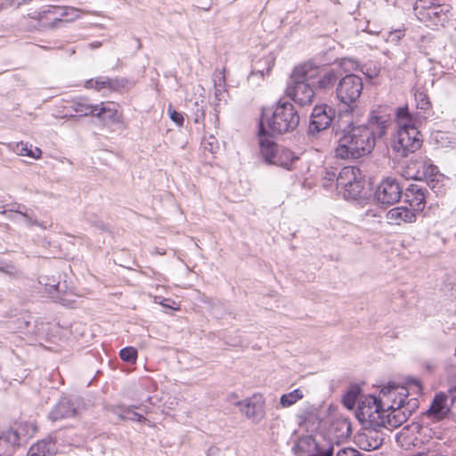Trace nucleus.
Returning a JSON list of instances; mask_svg holds the SVG:
<instances>
[{"label":"nucleus","instance_id":"f257e3e1","mask_svg":"<svg viewBox=\"0 0 456 456\" xmlns=\"http://www.w3.org/2000/svg\"><path fill=\"white\" fill-rule=\"evenodd\" d=\"M407 391L403 387H384L379 398L373 395H362L356 409V418L363 426L396 428L405 422L415 411L416 401L411 400L403 409L402 398Z\"/></svg>","mask_w":456,"mask_h":456},{"label":"nucleus","instance_id":"f03ea898","mask_svg":"<svg viewBox=\"0 0 456 456\" xmlns=\"http://www.w3.org/2000/svg\"><path fill=\"white\" fill-rule=\"evenodd\" d=\"M387 107L372 110L368 125H349L342 130L335 148V156L340 159H357L370 154L375 147L376 138L387 134L390 125Z\"/></svg>","mask_w":456,"mask_h":456},{"label":"nucleus","instance_id":"7ed1b4c3","mask_svg":"<svg viewBox=\"0 0 456 456\" xmlns=\"http://www.w3.org/2000/svg\"><path fill=\"white\" fill-rule=\"evenodd\" d=\"M299 123V116L290 102H278L273 110H263L259 138L270 134H282L294 131Z\"/></svg>","mask_w":456,"mask_h":456},{"label":"nucleus","instance_id":"20e7f679","mask_svg":"<svg viewBox=\"0 0 456 456\" xmlns=\"http://www.w3.org/2000/svg\"><path fill=\"white\" fill-rule=\"evenodd\" d=\"M319 76L317 65L306 61L296 66L290 75L286 93L297 104L310 105L314 98V91L308 82Z\"/></svg>","mask_w":456,"mask_h":456},{"label":"nucleus","instance_id":"39448f33","mask_svg":"<svg viewBox=\"0 0 456 456\" xmlns=\"http://www.w3.org/2000/svg\"><path fill=\"white\" fill-rule=\"evenodd\" d=\"M364 185V175L355 167H343L337 176V191L346 200L362 198Z\"/></svg>","mask_w":456,"mask_h":456},{"label":"nucleus","instance_id":"423d86ee","mask_svg":"<svg viewBox=\"0 0 456 456\" xmlns=\"http://www.w3.org/2000/svg\"><path fill=\"white\" fill-rule=\"evenodd\" d=\"M259 145L261 155L268 164L290 169L294 162L297 160L290 150L279 147L270 137H260Z\"/></svg>","mask_w":456,"mask_h":456},{"label":"nucleus","instance_id":"0eeeda50","mask_svg":"<svg viewBox=\"0 0 456 456\" xmlns=\"http://www.w3.org/2000/svg\"><path fill=\"white\" fill-rule=\"evenodd\" d=\"M362 91V80L360 77L348 74L342 77L336 88L337 99L345 106L351 108Z\"/></svg>","mask_w":456,"mask_h":456},{"label":"nucleus","instance_id":"6e6552de","mask_svg":"<svg viewBox=\"0 0 456 456\" xmlns=\"http://www.w3.org/2000/svg\"><path fill=\"white\" fill-rule=\"evenodd\" d=\"M422 140L418 128L396 130L393 139V148L400 156L405 157L421 146Z\"/></svg>","mask_w":456,"mask_h":456},{"label":"nucleus","instance_id":"1a4fd4ad","mask_svg":"<svg viewBox=\"0 0 456 456\" xmlns=\"http://www.w3.org/2000/svg\"><path fill=\"white\" fill-rule=\"evenodd\" d=\"M449 411L456 415V386L449 391L448 395H436L426 414L434 419H441Z\"/></svg>","mask_w":456,"mask_h":456},{"label":"nucleus","instance_id":"9d476101","mask_svg":"<svg viewBox=\"0 0 456 456\" xmlns=\"http://www.w3.org/2000/svg\"><path fill=\"white\" fill-rule=\"evenodd\" d=\"M402 187L393 178L384 179L375 191V200L382 205H392L399 201L402 196Z\"/></svg>","mask_w":456,"mask_h":456},{"label":"nucleus","instance_id":"9b49d317","mask_svg":"<svg viewBox=\"0 0 456 456\" xmlns=\"http://www.w3.org/2000/svg\"><path fill=\"white\" fill-rule=\"evenodd\" d=\"M234 405L253 421H259L265 415V399L261 394H254L244 400L234 402Z\"/></svg>","mask_w":456,"mask_h":456},{"label":"nucleus","instance_id":"f8f14e48","mask_svg":"<svg viewBox=\"0 0 456 456\" xmlns=\"http://www.w3.org/2000/svg\"><path fill=\"white\" fill-rule=\"evenodd\" d=\"M354 437V442L358 447L364 451H374L379 449L384 441L383 434L377 429L378 427L364 426Z\"/></svg>","mask_w":456,"mask_h":456},{"label":"nucleus","instance_id":"ddd939ff","mask_svg":"<svg viewBox=\"0 0 456 456\" xmlns=\"http://www.w3.org/2000/svg\"><path fill=\"white\" fill-rule=\"evenodd\" d=\"M61 11L60 16L61 18H66V21L71 22L78 19L81 14H98L96 12H89L83 9H77L75 7L70 6H48L46 10L38 12L37 15L32 16V18L37 20H43L47 14H56L58 12Z\"/></svg>","mask_w":456,"mask_h":456},{"label":"nucleus","instance_id":"4468645a","mask_svg":"<svg viewBox=\"0 0 456 456\" xmlns=\"http://www.w3.org/2000/svg\"><path fill=\"white\" fill-rule=\"evenodd\" d=\"M334 110L327 105L315 106L311 116L310 130L322 131L326 129L332 122Z\"/></svg>","mask_w":456,"mask_h":456},{"label":"nucleus","instance_id":"2eb2a0df","mask_svg":"<svg viewBox=\"0 0 456 456\" xmlns=\"http://www.w3.org/2000/svg\"><path fill=\"white\" fill-rule=\"evenodd\" d=\"M387 221L392 225L412 224L416 221V214L407 206L395 207L387 211Z\"/></svg>","mask_w":456,"mask_h":456},{"label":"nucleus","instance_id":"dca6fc26","mask_svg":"<svg viewBox=\"0 0 456 456\" xmlns=\"http://www.w3.org/2000/svg\"><path fill=\"white\" fill-rule=\"evenodd\" d=\"M77 410L74 403L68 397H61L50 411L49 417L52 420L57 421L72 418L77 415Z\"/></svg>","mask_w":456,"mask_h":456},{"label":"nucleus","instance_id":"f3484780","mask_svg":"<svg viewBox=\"0 0 456 456\" xmlns=\"http://www.w3.org/2000/svg\"><path fill=\"white\" fill-rule=\"evenodd\" d=\"M38 283L44 287V292L54 301L64 304L63 289L61 288L59 278L55 276L40 275Z\"/></svg>","mask_w":456,"mask_h":456},{"label":"nucleus","instance_id":"a211bd4d","mask_svg":"<svg viewBox=\"0 0 456 456\" xmlns=\"http://www.w3.org/2000/svg\"><path fill=\"white\" fill-rule=\"evenodd\" d=\"M409 208L414 211L415 214L424 210L426 207L425 191L419 185L411 184L405 193Z\"/></svg>","mask_w":456,"mask_h":456},{"label":"nucleus","instance_id":"6ab92c4d","mask_svg":"<svg viewBox=\"0 0 456 456\" xmlns=\"http://www.w3.org/2000/svg\"><path fill=\"white\" fill-rule=\"evenodd\" d=\"M419 429L418 425H411L403 428L396 436V444L404 450H411L418 443L419 439L416 436Z\"/></svg>","mask_w":456,"mask_h":456},{"label":"nucleus","instance_id":"aec40b11","mask_svg":"<svg viewBox=\"0 0 456 456\" xmlns=\"http://www.w3.org/2000/svg\"><path fill=\"white\" fill-rule=\"evenodd\" d=\"M95 117L102 121H109L113 124L122 122V114L118 111V105L114 102H101Z\"/></svg>","mask_w":456,"mask_h":456},{"label":"nucleus","instance_id":"412c9836","mask_svg":"<svg viewBox=\"0 0 456 456\" xmlns=\"http://www.w3.org/2000/svg\"><path fill=\"white\" fill-rule=\"evenodd\" d=\"M387 387H403L407 391L406 395L403 396L404 398H402V406H400L399 409H403L404 406L406 405V403L408 402H410L411 400L416 401L415 411L419 408V400L417 398V395H419L422 394V386L419 379H410L407 383V386L388 384Z\"/></svg>","mask_w":456,"mask_h":456},{"label":"nucleus","instance_id":"4be33fe9","mask_svg":"<svg viewBox=\"0 0 456 456\" xmlns=\"http://www.w3.org/2000/svg\"><path fill=\"white\" fill-rule=\"evenodd\" d=\"M19 435L10 429L0 435V456H10L13 448L19 444Z\"/></svg>","mask_w":456,"mask_h":456},{"label":"nucleus","instance_id":"5701e85b","mask_svg":"<svg viewBox=\"0 0 456 456\" xmlns=\"http://www.w3.org/2000/svg\"><path fill=\"white\" fill-rule=\"evenodd\" d=\"M395 123L396 130H411L417 128L416 118L409 112L407 107H400L396 110Z\"/></svg>","mask_w":456,"mask_h":456},{"label":"nucleus","instance_id":"b1692460","mask_svg":"<svg viewBox=\"0 0 456 456\" xmlns=\"http://www.w3.org/2000/svg\"><path fill=\"white\" fill-rule=\"evenodd\" d=\"M318 450L317 444L312 436L300 437L292 451L297 456H307Z\"/></svg>","mask_w":456,"mask_h":456},{"label":"nucleus","instance_id":"393cba45","mask_svg":"<svg viewBox=\"0 0 456 456\" xmlns=\"http://www.w3.org/2000/svg\"><path fill=\"white\" fill-rule=\"evenodd\" d=\"M317 67L319 69V76L315 79H317L318 87L322 90H327L331 88L338 79V71L333 69H323L319 65H317Z\"/></svg>","mask_w":456,"mask_h":456},{"label":"nucleus","instance_id":"a878e982","mask_svg":"<svg viewBox=\"0 0 456 456\" xmlns=\"http://www.w3.org/2000/svg\"><path fill=\"white\" fill-rule=\"evenodd\" d=\"M54 452V443L52 440H42L33 444L27 456H49Z\"/></svg>","mask_w":456,"mask_h":456},{"label":"nucleus","instance_id":"bb28decb","mask_svg":"<svg viewBox=\"0 0 456 456\" xmlns=\"http://www.w3.org/2000/svg\"><path fill=\"white\" fill-rule=\"evenodd\" d=\"M305 394L300 388H296L291 392L281 395L280 397V405L282 408H289L296 404L298 401L303 399Z\"/></svg>","mask_w":456,"mask_h":456},{"label":"nucleus","instance_id":"cd10ccee","mask_svg":"<svg viewBox=\"0 0 456 456\" xmlns=\"http://www.w3.org/2000/svg\"><path fill=\"white\" fill-rule=\"evenodd\" d=\"M14 151L20 156H28L35 159H40L42 155V151L39 148L31 149V146L23 142H18Z\"/></svg>","mask_w":456,"mask_h":456},{"label":"nucleus","instance_id":"c85d7f7f","mask_svg":"<svg viewBox=\"0 0 456 456\" xmlns=\"http://www.w3.org/2000/svg\"><path fill=\"white\" fill-rule=\"evenodd\" d=\"M447 9L437 2L428 12H426V16L422 19L423 21L436 22L441 21L443 17L445 16Z\"/></svg>","mask_w":456,"mask_h":456},{"label":"nucleus","instance_id":"c756f323","mask_svg":"<svg viewBox=\"0 0 456 456\" xmlns=\"http://www.w3.org/2000/svg\"><path fill=\"white\" fill-rule=\"evenodd\" d=\"M140 407H138L139 409ZM134 409H137V406H129V407H119L117 411V413L122 419H127L134 421H145L146 419L140 413L134 411Z\"/></svg>","mask_w":456,"mask_h":456},{"label":"nucleus","instance_id":"7c9ffc66","mask_svg":"<svg viewBox=\"0 0 456 456\" xmlns=\"http://www.w3.org/2000/svg\"><path fill=\"white\" fill-rule=\"evenodd\" d=\"M441 177V173L438 170V167L431 163L424 162L422 163V171H418L415 175L416 179H425L427 180L429 177Z\"/></svg>","mask_w":456,"mask_h":456},{"label":"nucleus","instance_id":"2f4dec72","mask_svg":"<svg viewBox=\"0 0 456 456\" xmlns=\"http://www.w3.org/2000/svg\"><path fill=\"white\" fill-rule=\"evenodd\" d=\"M438 2V0H418L414 6V12L416 16L422 20L426 16V12L432 10L433 6Z\"/></svg>","mask_w":456,"mask_h":456},{"label":"nucleus","instance_id":"473e14b6","mask_svg":"<svg viewBox=\"0 0 456 456\" xmlns=\"http://www.w3.org/2000/svg\"><path fill=\"white\" fill-rule=\"evenodd\" d=\"M72 107L76 112H80L82 116H95V113L98 112L99 104L92 105L85 102H75Z\"/></svg>","mask_w":456,"mask_h":456},{"label":"nucleus","instance_id":"72a5a7b5","mask_svg":"<svg viewBox=\"0 0 456 456\" xmlns=\"http://www.w3.org/2000/svg\"><path fill=\"white\" fill-rule=\"evenodd\" d=\"M85 87L94 88L97 91H100L103 88H111L112 82L109 77H98L95 80L89 79L86 81Z\"/></svg>","mask_w":456,"mask_h":456},{"label":"nucleus","instance_id":"f704fd0d","mask_svg":"<svg viewBox=\"0 0 456 456\" xmlns=\"http://www.w3.org/2000/svg\"><path fill=\"white\" fill-rule=\"evenodd\" d=\"M445 179L444 175L441 174V177H429L428 178L427 183L428 185L437 194L443 195L445 192L444 181Z\"/></svg>","mask_w":456,"mask_h":456},{"label":"nucleus","instance_id":"c9c22d12","mask_svg":"<svg viewBox=\"0 0 456 456\" xmlns=\"http://www.w3.org/2000/svg\"><path fill=\"white\" fill-rule=\"evenodd\" d=\"M416 106L418 109L427 110L430 108L431 103L428 94L420 89H417L414 93Z\"/></svg>","mask_w":456,"mask_h":456},{"label":"nucleus","instance_id":"e433bc0d","mask_svg":"<svg viewBox=\"0 0 456 456\" xmlns=\"http://www.w3.org/2000/svg\"><path fill=\"white\" fill-rule=\"evenodd\" d=\"M362 395H360L358 388L350 389L343 398L345 406L348 409H353Z\"/></svg>","mask_w":456,"mask_h":456},{"label":"nucleus","instance_id":"4c0bfd02","mask_svg":"<svg viewBox=\"0 0 456 456\" xmlns=\"http://www.w3.org/2000/svg\"><path fill=\"white\" fill-rule=\"evenodd\" d=\"M119 356L124 362L134 363L137 360V350L133 346H126L120 350Z\"/></svg>","mask_w":456,"mask_h":456},{"label":"nucleus","instance_id":"58836bf2","mask_svg":"<svg viewBox=\"0 0 456 456\" xmlns=\"http://www.w3.org/2000/svg\"><path fill=\"white\" fill-rule=\"evenodd\" d=\"M32 0H4L0 1V11L8 7L18 8L22 4H27Z\"/></svg>","mask_w":456,"mask_h":456},{"label":"nucleus","instance_id":"ea45409f","mask_svg":"<svg viewBox=\"0 0 456 456\" xmlns=\"http://www.w3.org/2000/svg\"><path fill=\"white\" fill-rule=\"evenodd\" d=\"M202 144L204 149L211 153L216 152V150L218 149L217 140L214 136L205 138Z\"/></svg>","mask_w":456,"mask_h":456},{"label":"nucleus","instance_id":"a19ab883","mask_svg":"<svg viewBox=\"0 0 456 456\" xmlns=\"http://www.w3.org/2000/svg\"><path fill=\"white\" fill-rule=\"evenodd\" d=\"M15 212L19 213L21 216L25 218V223L28 226L37 225L39 226L42 229H46L47 226L45 223L38 222L37 220L32 218L29 216L27 213L22 212L20 210H15Z\"/></svg>","mask_w":456,"mask_h":456},{"label":"nucleus","instance_id":"79ce46f5","mask_svg":"<svg viewBox=\"0 0 456 456\" xmlns=\"http://www.w3.org/2000/svg\"><path fill=\"white\" fill-rule=\"evenodd\" d=\"M337 456H362L357 450L348 447L339 450Z\"/></svg>","mask_w":456,"mask_h":456},{"label":"nucleus","instance_id":"37998d69","mask_svg":"<svg viewBox=\"0 0 456 456\" xmlns=\"http://www.w3.org/2000/svg\"><path fill=\"white\" fill-rule=\"evenodd\" d=\"M169 115L172 121H174L177 126H182L183 125V117L181 113L176 110H171L169 109Z\"/></svg>","mask_w":456,"mask_h":456},{"label":"nucleus","instance_id":"c03bdc74","mask_svg":"<svg viewBox=\"0 0 456 456\" xmlns=\"http://www.w3.org/2000/svg\"><path fill=\"white\" fill-rule=\"evenodd\" d=\"M341 66L346 71H351L357 69V63L350 59H344L341 62Z\"/></svg>","mask_w":456,"mask_h":456},{"label":"nucleus","instance_id":"a18cd8bd","mask_svg":"<svg viewBox=\"0 0 456 456\" xmlns=\"http://www.w3.org/2000/svg\"><path fill=\"white\" fill-rule=\"evenodd\" d=\"M154 301H155V303H158V297H155ZM159 304H160L164 307L170 308V309H173V310H178L179 309L178 306H175V303L171 301V300H169V299H163L162 301L159 302Z\"/></svg>","mask_w":456,"mask_h":456},{"label":"nucleus","instance_id":"49530a36","mask_svg":"<svg viewBox=\"0 0 456 456\" xmlns=\"http://www.w3.org/2000/svg\"><path fill=\"white\" fill-rule=\"evenodd\" d=\"M403 35V33L401 30L390 32L387 40L390 41L394 44H396L400 40V38L402 37Z\"/></svg>","mask_w":456,"mask_h":456},{"label":"nucleus","instance_id":"de8ad7c7","mask_svg":"<svg viewBox=\"0 0 456 456\" xmlns=\"http://www.w3.org/2000/svg\"><path fill=\"white\" fill-rule=\"evenodd\" d=\"M205 118V110L202 108H198L195 113L194 122L201 123Z\"/></svg>","mask_w":456,"mask_h":456},{"label":"nucleus","instance_id":"09e8293b","mask_svg":"<svg viewBox=\"0 0 456 456\" xmlns=\"http://www.w3.org/2000/svg\"><path fill=\"white\" fill-rule=\"evenodd\" d=\"M337 175L334 171H327L326 172V175L324 177V180H328V181H333L335 178L337 179Z\"/></svg>","mask_w":456,"mask_h":456},{"label":"nucleus","instance_id":"8fccbe9b","mask_svg":"<svg viewBox=\"0 0 456 456\" xmlns=\"http://www.w3.org/2000/svg\"><path fill=\"white\" fill-rule=\"evenodd\" d=\"M61 22H62V19L56 18L49 26L51 28H56Z\"/></svg>","mask_w":456,"mask_h":456},{"label":"nucleus","instance_id":"3c124183","mask_svg":"<svg viewBox=\"0 0 456 456\" xmlns=\"http://www.w3.org/2000/svg\"><path fill=\"white\" fill-rule=\"evenodd\" d=\"M11 269L12 268L9 265H7L5 267L1 266L0 272H3V273H7V274H11L12 273V270Z\"/></svg>","mask_w":456,"mask_h":456},{"label":"nucleus","instance_id":"603ef678","mask_svg":"<svg viewBox=\"0 0 456 456\" xmlns=\"http://www.w3.org/2000/svg\"><path fill=\"white\" fill-rule=\"evenodd\" d=\"M363 73H365L369 77H374L377 76L378 72L376 70H374L373 72H368V71H363Z\"/></svg>","mask_w":456,"mask_h":456},{"label":"nucleus","instance_id":"864d4df0","mask_svg":"<svg viewBox=\"0 0 456 456\" xmlns=\"http://www.w3.org/2000/svg\"><path fill=\"white\" fill-rule=\"evenodd\" d=\"M102 45V43L101 42H94V43H92L89 45L90 48L94 49V48H98Z\"/></svg>","mask_w":456,"mask_h":456},{"label":"nucleus","instance_id":"5fc2aeb1","mask_svg":"<svg viewBox=\"0 0 456 456\" xmlns=\"http://www.w3.org/2000/svg\"><path fill=\"white\" fill-rule=\"evenodd\" d=\"M431 456H449V455H445V454L437 452H436L434 450H431Z\"/></svg>","mask_w":456,"mask_h":456},{"label":"nucleus","instance_id":"6e6d98bb","mask_svg":"<svg viewBox=\"0 0 456 456\" xmlns=\"http://www.w3.org/2000/svg\"><path fill=\"white\" fill-rule=\"evenodd\" d=\"M236 397H237V396H236V395H234V394H232V395H230V399H231V400H232V399H233V398H236Z\"/></svg>","mask_w":456,"mask_h":456},{"label":"nucleus","instance_id":"4d7b16f0","mask_svg":"<svg viewBox=\"0 0 456 456\" xmlns=\"http://www.w3.org/2000/svg\"><path fill=\"white\" fill-rule=\"evenodd\" d=\"M266 61L267 62H273V60L272 58H267Z\"/></svg>","mask_w":456,"mask_h":456},{"label":"nucleus","instance_id":"13d9d810","mask_svg":"<svg viewBox=\"0 0 456 456\" xmlns=\"http://www.w3.org/2000/svg\"><path fill=\"white\" fill-rule=\"evenodd\" d=\"M454 287H455V290H456V281H455Z\"/></svg>","mask_w":456,"mask_h":456}]
</instances>
